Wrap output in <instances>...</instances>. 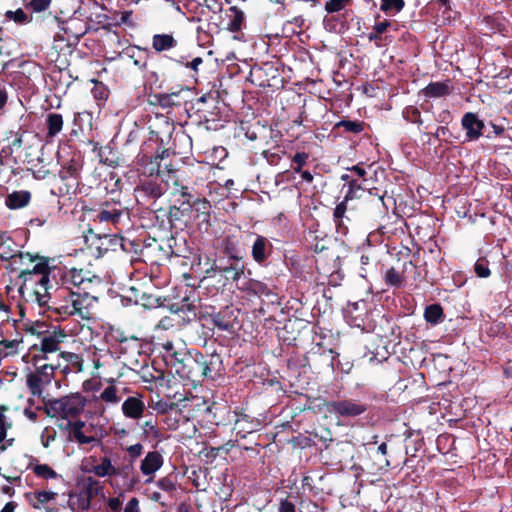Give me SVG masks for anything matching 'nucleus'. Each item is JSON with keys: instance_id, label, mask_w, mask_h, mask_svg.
Here are the masks:
<instances>
[{"instance_id": "obj_47", "label": "nucleus", "mask_w": 512, "mask_h": 512, "mask_svg": "<svg viewBox=\"0 0 512 512\" xmlns=\"http://www.w3.org/2000/svg\"><path fill=\"white\" fill-rule=\"evenodd\" d=\"M123 512H141L138 498L132 497L125 505Z\"/></svg>"}, {"instance_id": "obj_1", "label": "nucleus", "mask_w": 512, "mask_h": 512, "mask_svg": "<svg viewBox=\"0 0 512 512\" xmlns=\"http://www.w3.org/2000/svg\"><path fill=\"white\" fill-rule=\"evenodd\" d=\"M92 465L88 470L98 478H107L111 487H114V478L120 476L123 479V486L126 491H133L139 484L140 479L132 464L119 467L118 456L112 452L105 453L100 457H92Z\"/></svg>"}, {"instance_id": "obj_44", "label": "nucleus", "mask_w": 512, "mask_h": 512, "mask_svg": "<svg viewBox=\"0 0 512 512\" xmlns=\"http://www.w3.org/2000/svg\"><path fill=\"white\" fill-rule=\"evenodd\" d=\"M56 438V432L53 429L45 428L41 434V443L47 448L50 445V442L54 441Z\"/></svg>"}, {"instance_id": "obj_41", "label": "nucleus", "mask_w": 512, "mask_h": 512, "mask_svg": "<svg viewBox=\"0 0 512 512\" xmlns=\"http://www.w3.org/2000/svg\"><path fill=\"white\" fill-rule=\"evenodd\" d=\"M308 157V154L305 152H298L293 156V162L296 164L294 167L296 173L302 171V167L306 164Z\"/></svg>"}, {"instance_id": "obj_29", "label": "nucleus", "mask_w": 512, "mask_h": 512, "mask_svg": "<svg viewBox=\"0 0 512 512\" xmlns=\"http://www.w3.org/2000/svg\"><path fill=\"white\" fill-rule=\"evenodd\" d=\"M390 25L391 22L388 20L375 23V25L372 28V31L368 34V40L371 42L382 40V34H384L387 31Z\"/></svg>"}, {"instance_id": "obj_9", "label": "nucleus", "mask_w": 512, "mask_h": 512, "mask_svg": "<svg viewBox=\"0 0 512 512\" xmlns=\"http://www.w3.org/2000/svg\"><path fill=\"white\" fill-rule=\"evenodd\" d=\"M66 338V334L62 330H53L48 332L41 338L40 353L35 355L38 360L52 361V356L58 352L59 345Z\"/></svg>"}, {"instance_id": "obj_39", "label": "nucleus", "mask_w": 512, "mask_h": 512, "mask_svg": "<svg viewBox=\"0 0 512 512\" xmlns=\"http://www.w3.org/2000/svg\"><path fill=\"white\" fill-rule=\"evenodd\" d=\"M7 410L6 406H0V442H2L7 435V430L11 428L12 424L6 420L4 412Z\"/></svg>"}, {"instance_id": "obj_4", "label": "nucleus", "mask_w": 512, "mask_h": 512, "mask_svg": "<svg viewBox=\"0 0 512 512\" xmlns=\"http://www.w3.org/2000/svg\"><path fill=\"white\" fill-rule=\"evenodd\" d=\"M97 298L89 293V291L71 292L68 298L53 309L63 316H78L81 319H90L91 307Z\"/></svg>"}, {"instance_id": "obj_20", "label": "nucleus", "mask_w": 512, "mask_h": 512, "mask_svg": "<svg viewBox=\"0 0 512 512\" xmlns=\"http://www.w3.org/2000/svg\"><path fill=\"white\" fill-rule=\"evenodd\" d=\"M237 287L242 291L249 292L257 296L269 294L268 287L264 283L254 279L245 280L238 284Z\"/></svg>"}, {"instance_id": "obj_16", "label": "nucleus", "mask_w": 512, "mask_h": 512, "mask_svg": "<svg viewBox=\"0 0 512 512\" xmlns=\"http://www.w3.org/2000/svg\"><path fill=\"white\" fill-rule=\"evenodd\" d=\"M185 91L181 89L172 93H160L154 96L155 103H157L163 109L172 108L174 106H181L185 100L182 97V93Z\"/></svg>"}, {"instance_id": "obj_18", "label": "nucleus", "mask_w": 512, "mask_h": 512, "mask_svg": "<svg viewBox=\"0 0 512 512\" xmlns=\"http://www.w3.org/2000/svg\"><path fill=\"white\" fill-rule=\"evenodd\" d=\"M31 194L28 191H14L9 194L5 204L9 209H20L28 205Z\"/></svg>"}, {"instance_id": "obj_57", "label": "nucleus", "mask_w": 512, "mask_h": 512, "mask_svg": "<svg viewBox=\"0 0 512 512\" xmlns=\"http://www.w3.org/2000/svg\"><path fill=\"white\" fill-rule=\"evenodd\" d=\"M7 92L5 90L0 89V109L4 108L7 103Z\"/></svg>"}, {"instance_id": "obj_34", "label": "nucleus", "mask_w": 512, "mask_h": 512, "mask_svg": "<svg viewBox=\"0 0 512 512\" xmlns=\"http://www.w3.org/2000/svg\"><path fill=\"white\" fill-rule=\"evenodd\" d=\"M363 191H364V189L362 188V186L356 180H351L349 182V184L347 185V191H346V194L344 196V199L346 201H350V200H353V199H356V198H360L361 197V193Z\"/></svg>"}, {"instance_id": "obj_42", "label": "nucleus", "mask_w": 512, "mask_h": 512, "mask_svg": "<svg viewBox=\"0 0 512 512\" xmlns=\"http://www.w3.org/2000/svg\"><path fill=\"white\" fill-rule=\"evenodd\" d=\"M157 487L165 492H172L175 490V482L170 477H163L156 482Z\"/></svg>"}, {"instance_id": "obj_46", "label": "nucleus", "mask_w": 512, "mask_h": 512, "mask_svg": "<svg viewBox=\"0 0 512 512\" xmlns=\"http://www.w3.org/2000/svg\"><path fill=\"white\" fill-rule=\"evenodd\" d=\"M347 202L348 201L343 199V201H341L334 209L333 215L336 222H339L344 217L347 210Z\"/></svg>"}, {"instance_id": "obj_12", "label": "nucleus", "mask_w": 512, "mask_h": 512, "mask_svg": "<svg viewBox=\"0 0 512 512\" xmlns=\"http://www.w3.org/2000/svg\"><path fill=\"white\" fill-rule=\"evenodd\" d=\"M146 407L141 396H130L124 400L121 406L123 415L132 420H139Z\"/></svg>"}, {"instance_id": "obj_11", "label": "nucleus", "mask_w": 512, "mask_h": 512, "mask_svg": "<svg viewBox=\"0 0 512 512\" xmlns=\"http://www.w3.org/2000/svg\"><path fill=\"white\" fill-rule=\"evenodd\" d=\"M164 458L159 451H149L140 462V471L148 478L145 483L153 481L155 473L163 466Z\"/></svg>"}, {"instance_id": "obj_8", "label": "nucleus", "mask_w": 512, "mask_h": 512, "mask_svg": "<svg viewBox=\"0 0 512 512\" xmlns=\"http://www.w3.org/2000/svg\"><path fill=\"white\" fill-rule=\"evenodd\" d=\"M325 412L337 417H356L367 410V406L355 400L330 401L324 404Z\"/></svg>"}, {"instance_id": "obj_63", "label": "nucleus", "mask_w": 512, "mask_h": 512, "mask_svg": "<svg viewBox=\"0 0 512 512\" xmlns=\"http://www.w3.org/2000/svg\"><path fill=\"white\" fill-rule=\"evenodd\" d=\"M200 205L203 210H208L210 208V205L206 200L200 201Z\"/></svg>"}, {"instance_id": "obj_6", "label": "nucleus", "mask_w": 512, "mask_h": 512, "mask_svg": "<svg viewBox=\"0 0 512 512\" xmlns=\"http://www.w3.org/2000/svg\"><path fill=\"white\" fill-rule=\"evenodd\" d=\"M68 434L70 440L79 445L96 446L101 443L102 439L101 428L82 420L69 422Z\"/></svg>"}, {"instance_id": "obj_10", "label": "nucleus", "mask_w": 512, "mask_h": 512, "mask_svg": "<svg viewBox=\"0 0 512 512\" xmlns=\"http://www.w3.org/2000/svg\"><path fill=\"white\" fill-rule=\"evenodd\" d=\"M66 284H71L83 291L90 290L94 285H100L101 280L98 276L91 274L83 269H70L64 276Z\"/></svg>"}, {"instance_id": "obj_31", "label": "nucleus", "mask_w": 512, "mask_h": 512, "mask_svg": "<svg viewBox=\"0 0 512 512\" xmlns=\"http://www.w3.org/2000/svg\"><path fill=\"white\" fill-rule=\"evenodd\" d=\"M230 10L234 13V15H233L232 19H230V21L227 25V28L231 32H237L241 29V26L243 24L244 14L242 11L238 10L236 7H232Z\"/></svg>"}, {"instance_id": "obj_13", "label": "nucleus", "mask_w": 512, "mask_h": 512, "mask_svg": "<svg viewBox=\"0 0 512 512\" xmlns=\"http://www.w3.org/2000/svg\"><path fill=\"white\" fill-rule=\"evenodd\" d=\"M462 127L466 130V136L469 141H475L482 135L484 123L476 114L468 112L464 114L461 120Z\"/></svg>"}, {"instance_id": "obj_40", "label": "nucleus", "mask_w": 512, "mask_h": 512, "mask_svg": "<svg viewBox=\"0 0 512 512\" xmlns=\"http://www.w3.org/2000/svg\"><path fill=\"white\" fill-rule=\"evenodd\" d=\"M143 445L141 443H136L130 445L126 448V452L131 460V462L135 461L138 457H140L143 453Z\"/></svg>"}, {"instance_id": "obj_37", "label": "nucleus", "mask_w": 512, "mask_h": 512, "mask_svg": "<svg viewBox=\"0 0 512 512\" xmlns=\"http://www.w3.org/2000/svg\"><path fill=\"white\" fill-rule=\"evenodd\" d=\"M5 17L17 24H26L30 21L29 16L22 9H17L16 11L9 10L5 13Z\"/></svg>"}, {"instance_id": "obj_22", "label": "nucleus", "mask_w": 512, "mask_h": 512, "mask_svg": "<svg viewBox=\"0 0 512 512\" xmlns=\"http://www.w3.org/2000/svg\"><path fill=\"white\" fill-rule=\"evenodd\" d=\"M269 241L263 236H257L252 246V257L257 263H262L267 258V245Z\"/></svg>"}, {"instance_id": "obj_35", "label": "nucleus", "mask_w": 512, "mask_h": 512, "mask_svg": "<svg viewBox=\"0 0 512 512\" xmlns=\"http://www.w3.org/2000/svg\"><path fill=\"white\" fill-rule=\"evenodd\" d=\"M404 5V0H382L380 9L386 13H398L403 9Z\"/></svg>"}, {"instance_id": "obj_38", "label": "nucleus", "mask_w": 512, "mask_h": 512, "mask_svg": "<svg viewBox=\"0 0 512 512\" xmlns=\"http://www.w3.org/2000/svg\"><path fill=\"white\" fill-rule=\"evenodd\" d=\"M349 3L350 0H328L325 3V10L328 13H336L343 10Z\"/></svg>"}, {"instance_id": "obj_60", "label": "nucleus", "mask_w": 512, "mask_h": 512, "mask_svg": "<svg viewBox=\"0 0 512 512\" xmlns=\"http://www.w3.org/2000/svg\"><path fill=\"white\" fill-rule=\"evenodd\" d=\"M0 314H3V316L7 319L9 317V308L4 303L0 302Z\"/></svg>"}, {"instance_id": "obj_7", "label": "nucleus", "mask_w": 512, "mask_h": 512, "mask_svg": "<svg viewBox=\"0 0 512 512\" xmlns=\"http://www.w3.org/2000/svg\"><path fill=\"white\" fill-rule=\"evenodd\" d=\"M58 367H60V363H45L37 366L35 371L27 374L26 385L32 395L41 396L43 388L52 382L54 372Z\"/></svg>"}, {"instance_id": "obj_25", "label": "nucleus", "mask_w": 512, "mask_h": 512, "mask_svg": "<svg viewBox=\"0 0 512 512\" xmlns=\"http://www.w3.org/2000/svg\"><path fill=\"white\" fill-rule=\"evenodd\" d=\"M142 432L143 435L147 439L156 440L157 442H160L162 440V434L157 427V422L153 419L146 420L142 426Z\"/></svg>"}, {"instance_id": "obj_5", "label": "nucleus", "mask_w": 512, "mask_h": 512, "mask_svg": "<svg viewBox=\"0 0 512 512\" xmlns=\"http://www.w3.org/2000/svg\"><path fill=\"white\" fill-rule=\"evenodd\" d=\"M86 399L79 393L70 394L59 399L50 400L47 404L48 413L62 419L78 417L84 410Z\"/></svg>"}, {"instance_id": "obj_27", "label": "nucleus", "mask_w": 512, "mask_h": 512, "mask_svg": "<svg viewBox=\"0 0 512 512\" xmlns=\"http://www.w3.org/2000/svg\"><path fill=\"white\" fill-rule=\"evenodd\" d=\"M424 318L431 324H438L443 318V310L439 304H432L426 307Z\"/></svg>"}, {"instance_id": "obj_28", "label": "nucleus", "mask_w": 512, "mask_h": 512, "mask_svg": "<svg viewBox=\"0 0 512 512\" xmlns=\"http://www.w3.org/2000/svg\"><path fill=\"white\" fill-rule=\"evenodd\" d=\"M32 471H33V473L37 477L42 478V479H46V480H48V479H56V478L60 477L58 475V473L52 467H50L47 464H36V465H33L32 466Z\"/></svg>"}, {"instance_id": "obj_33", "label": "nucleus", "mask_w": 512, "mask_h": 512, "mask_svg": "<svg viewBox=\"0 0 512 512\" xmlns=\"http://www.w3.org/2000/svg\"><path fill=\"white\" fill-rule=\"evenodd\" d=\"M384 280L388 286L400 287L403 282V277L395 268H390L386 271Z\"/></svg>"}, {"instance_id": "obj_48", "label": "nucleus", "mask_w": 512, "mask_h": 512, "mask_svg": "<svg viewBox=\"0 0 512 512\" xmlns=\"http://www.w3.org/2000/svg\"><path fill=\"white\" fill-rule=\"evenodd\" d=\"M377 452L379 454H381L382 456H384V459L380 463V469H383V468L387 469L388 467H390L389 460L387 458H385V456L387 454V444L386 443H381L378 446Z\"/></svg>"}, {"instance_id": "obj_23", "label": "nucleus", "mask_w": 512, "mask_h": 512, "mask_svg": "<svg viewBox=\"0 0 512 512\" xmlns=\"http://www.w3.org/2000/svg\"><path fill=\"white\" fill-rule=\"evenodd\" d=\"M47 135L54 137L59 134L63 128V117L58 113H49L46 117Z\"/></svg>"}, {"instance_id": "obj_53", "label": "nucleus", "mask_w": 512, "mask_h": 512, "mask_svg": "<svg viewBox=\"0 0 512 512\" xmlns=\"http://www.w3.org/2000/svg\"><path fill=\"white\" fill-rule=\"evenodd\" d=\"M213 323L222 331H227L230 328V325L227 322L223 321L219 316L213 318Z\"/></svg>"}, {"instance_id": "obj_55", "label": "nucleus", "mask_w": 512, "mask_h": 512, "mask_svg": "<svg viewBox=\"0 0 512 512\" xmlns=\"http://www.w3.org/2000/svg\"><path fill=\"white\" fill-rule=\"evenodd\" d=\"M113 434L117 438L121 439V438H125L129 434V432L126 429H124V428H114L113 429Z\"/></svg>"}, {"instance_id": "obj_19", "label": "nucleus", "mask_w": 512, "mask_h": 512, "mask_svg": "<svg viewBox=\"0 0 512 512\" xmlns=\"http://www.w3.org/2000/svg\"><path fill=\"white\" fill-rule=\"evenodd\" d=\"M122 215L123 212L120 208H103L96 215V220L100 223H110L116 226L120 222Z\"/></svg>"}, {"instance_id": "obj_32", "label": "nucleus", "mask_w": 512, "mask_h": 512, "mask_svg": "<svg viewBox=\"0 0 512 512\" xmlns=\"http://www.w3.org/2000/svg\"><path fill=\"white\" fill-rule=\"evenodd\" d=\"M56 357L64 359L67 363L71 364L78 371H80L82 369L83 360L76 353L60 352V353L56 354Z\"/></svg>"}, {"instance_id": "obj_54", "label": "nucleus", "mask_w": 512, "mask_h": 512, "mask_svg": "<svg viewBox=\"0 0 512 512\" xmlns=\"http://www.w3.org/2000/svg\"><path fill=\"white\" fill-rule=\"evenodd\" d=\"M203 62L202 58L196 57L194 58L189 64H187L188 67H190L194 71H198L199 65H201Z\"/></svg>"}, {"instance_id": "obj_45", "label": "nucleus", "mask_w": 512, "mask_h": 512, "mask_svg": "<svg viewBox=\"0 0 512 512\" xmlns=\"http://www.w3.org/2000/svg\"><path fill=\"white\" fill-rule=\"evenodd\" d=\"M51 4V0H32L29 5L34 12H42L48 9Z\"/></svg>"}, {"instance_id": "obj_14", "label": "nucleus", "mask_w": 512, "mask_h": 512, "mask_svg": "<svg viewBox=\"0 0 512 512\" xmlns=\"http://www.w3.org/2000/svg\"><path fill=\"white\" fill-rule=\"evenodd\" d=\"M213 270L226 275L233 281L239 282L244 274V265L240 263L238 258L231 257L226 265L214 263Z\"/></svg>"}, {"instance_id": "obj_56", "label": "nucleus", "mask_w": 512, "mask_h": 512, "mask_svg": "<svg viewBox=\"0 0 512 512\" xmlns=\"http://www.w3.org/2000/svg\"><path fill=\"white\" fill-rule=\"evenodd\" d=\"M349 170L356 173V175L359 177H364L366 175L365 169L361 168L358 165H355V166L349 168Z\"/></svg>"}, {"instance_id": "obj_52", "label": "nucleus", "mask_w": 512, "mask_h": 512, "mask_svg": "<svg viewBox=\"0 0 512 512\" xmlns=\"http://www.w3.org/2000/svg\"><path fill=\"white\" fill-rule=\"evenodd\" d=\"M406 118L411 122L422 123L420 112L416 108H411L406 112Z\"/></svg>"}, {"instance_id": "obj_15", "label": "nucleus", "mask_w": 512, "mask_h": 512, "mask_svg": "<svg viewBox=\"0 0 512 512\" xmlns=\"http://www.w3.org/2000/svg\"><path fill=\"white\" fill-rule=\"evenodd\" d=\"M453 91V85L450 80L431 82L424 89L422 94L428 98H438L449 95Z\"/></svg>"}, {"instance_id": "obj_50", "label": "nucleus", "mask_w": 512, "mask_h": 512, "mask_svg": "<svg viewBox=\"0 0 512 512\" xmlns=\"http://www.w3.org/2000/svg\"><path fill=\"white\" fill-rule=\"evenodd\" d=\"M278 512H296L295 505L287 499L281 500Z\"/></svg>"}, {"instance_id": "obj_30", "label": "nucleus", "mask_w": 512, "mask_h": 512, "mask_svg": "<svg viewBox=\"0 0 512 512\" xmlns=\"http://www.w3.org/2000/svg\"><path fill=\"white\" fill-rule=\"evenodd\" d=\"M57 497V493L53 491H36L34 492L35 503L33 504L34 508H39L40 505H44L51 501H54Z\"/></svg>"}, {"instance_id": "obj_21", "label": "nucleus", "mask_w": 512, "mask_h": 512, "mask_svg": "<svg viewBox=\"0 0 512 512\" xmlns=\"http://www.w3.org/2000/svg\"><path fill=\"white\" fill-rule=\"evenodd\" d=\"M177 41L169 34H156L152 39V46L157 52H162L174 48Z\"/></svg>"}, {"instance_id": "obj_43", "label": "nucleus", "mask_w": 512, "mask_h": 512, "mask_svg": "<svg viewBox=\"0 0 512 512\" xmlns=\"http://www.w3.org/2000/svg\"><path fill=\"white\" fill-rule=\"evenodd\" d=\"M124 493L121 492L117 497H111L108 499V507L113 512H120L123 504Z\"/></svg>"}, {"instance_id": "obj_62", "label": "nucleus", "mask_w": 512, "mask_h": 512, "mask_svg": "<svg viewBox=\"0 0 512 512\" xmlns=\"http://www.w3.org/2000/svg\"><path fill=\"white\" fill-rule=\"evenodd\" d=\"M150 498L155 502H161V494L159 492H153Z\"/></svg>"}, {"instance_id": "obj_26", "label": "nucleus", "mask_w": 512, "mask_h": 512, "mask_svg": "<svg viewBox=\"0 0 512 512\" xmlns=\"http://www.w3.org/2000/svg\"><path fill=\"white\" fill-rule=\"evenodd\" d=\"M22 344L21 339H13V340H2L0 341V356L8 357L11 355H15L19 352V347Z\"/></svg>"}, {"instance_id": "obj_36", "label": "nucleus", "mask_w": 512, "mask_h": 512, "mask_svg": "<svg viewBox=\"0 0 512 512\" xmlns=\"http://www.w3.org/2000/svg\"><path fill=\"white\" fill-rule=\"evenodd\" d=\"M474 271L478 277L487 278L490 276L489 262L485 258H479L474 264Z\"/></svg>"}, {"instance_id": "obj_49", "label": "nucleus", "mask_w": 512, "mask_h": 512, "mask_svg": "<svg viewBox=\"0 0 512 512\" xmlns=\"http://www.w3.org/2000/svg\"><path fill=\"white\" fill-rule=\"evenodd\" d=\"M341 125L345 127L347 131L358 133L362 130V126L358 122L354 121H342Z\"/></svg>"}, {"instance_id": "obj_51", "label": "nucleus", "mask_w": 512, "mask_h": 512, "mask_svg": "<svg viewBox=\"0 0 512 512\" xmlns=\"http://www.w3.org/2000/svg\"><path fill=\"white\" fill-rule=\"evenodd\" d=\"M76 499H77V505H78V508L82 509V510H87L90 508V505H91V501H89L84 495L82 492H80L77 496H76Z\"/></svg>"}, {"instance_id": "obj_61", "label": "nucleus", "mask_w": 512, "mask_h": 512, "mask_svg": "<svg viewBox=\"0 0 512 512\" xmlns=\"http://www.w3.org/2000/svg\"><path fill=\"white\" fill-rule=\"evenodd\" d=\"M178 512H192V510L188 505L180 504L178 507Z\"/></svg>"}, {"instance_id": "obj_24", "label": "nucleus", "mask_w": 512, "mask_h": 512, "mask_svg": "<svg viewBox=\"0 0 512 512\" xmlns=\"http://www.w3.org/2000/svg\"><path fill=\"white\" fill-rule=\"evenodd\" d=\"M103 487L101 483L91 477H88L84 483L82 493L89 500L92 501L95 497L101 494Z\"/></svg>"}, {"instance_id": "obj_2", "label": "nucleus", "mask_w": 512, "mask_h": 512, "mask_svg": "<svg viewBox=\"0 0 512 512\" xmlns=\"http://www.w3.org/2000/svg\"><path fill=\"white\" fill-rule=\"evenodd\" d=\"M19 278L22 280L19 292L26 301L35 302L39 307L48 305L49 275L45 264L37 263L32 270L22 271Z\"/></svg>"}, {"instance_id": "obj_59", "label": "nucleus", "mask_w": 512, "mask_h": 512, "mask_svg": "<svg viewBox=\"0 0 512 512\" xmlns=\"http://www.w3.org/2000/svg\"><path fill=\"white\" fill-rule=\"evenodd\" d=\"M300 174L305 182L311 183L313 181V175L309 171H301Z\"/></svg>"}, {"instance_id": "obj_17", "label": "nucleus", "mask_w": 512, "mask_h": 512, "mask_svg": "<svg viewBox=\"0 0 512 512\" xmlns=\"http://www.w3.org/2000/svg\"><path fill=\"white\" fill-rule=\"evenodd\" d=\"M108 382L109 385L102 390L99 399L109 406H116L121 402L122 396L119 393V388L114 384L115 380L110 379Z\"/></svg>"}, {"instance_id": "obj_64", "label": "nucleus", "mask_w": 512, "mask_h": 512, "mask_svg": "<svg viewBox=\"0 0 512 512\" xmlns=\"http://www.w3.org/2000/svg\"><path fill=\"white\" fill-rule=\"evenodd\" d=\"M25 414L32 420H35L36 419V414L32 411H29V410H25Z\"/></svg>"}, {"instance_id": "obj_58", "label": "nucleus", "mask_w": 512, "mask_h": 512, "mask_svg": "<svg viewBox=\"0 0 512 512\" xmlns=\"http://www.w3.org/2000/svg\"><path fill=\"white\" fill-rule=\"evenodd\" d=\"M16 508V504L14 502H8L2 508L0 512H14Z\"/></svg>"}, {"instance_id": "obj_3", "label": "nucleus", "mask_w": 512, "mask_h": 512, "mask_svg": "<svg viewBox=\"0 0 512 512\" xmlns=\"http://www.w3.org/2000/svg\"><path fill=\"white\" fill-rule=\"evenodd\" d=\"M157 348L166 366L174 369L182 378L190 376V364L193 363V359L187 353L184 342L166 340L157 343Z\"/></svg>"}]
</instances>
